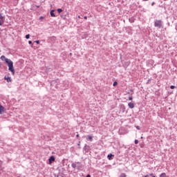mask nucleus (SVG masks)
<instances>
[{
	"instance_id": "obj_22",
	"label": "nucleus",
	"mask_w": 177,
	"mask_h": 177,
	"mask_svg": "<svg viewBox=\"0 0 177 177\" xmlns=\"http://www.w3.org/2000/svg\"><path fill=\"white\" fill-rule=\"evenodd\" d=\"M133 99V97L132 96L129 97V100H132Z\"/></svg>"
},
{
	"instance_id": "obj_28",
	"label": "nucleus",
	"mask_w": 177,
	"mask_h": 177,
	"mask_svg": "<svg viewBox=\"0 0 177 177\" xmlns=\"http://www.w3.org/2000/svg\"><path fill=\"white\" fill-rule=\"evenodd\" d=\"M78 19H81V16L79 15V16H78Z\"/></svg>"
},
{
	"instance_id": "obj_18",
	"label": "nucleus",
	"mask_w": 177,
	"mask_h": 177,
	"mask_svg": "<svg viewBox=\"0 0 177 177\" xmlns=\"http://www.w3.org/2000/svg\"><path fill=\"white\" fill-rule=\"evenodd\" d=\"M118 82H113V86H116V85H118Z\"/></svg>"
},
{
	"instance_id": "obj_21",
	"label": "nucleus",
	"mask_w": 177,
	"mask_h": 177,
	"mask_svg": "<svg viewBox=\"0 0 177 177\" xmlns=\"http://www.w3.org/2000/svg\"><path fill=\"white\" fill-rule=\"evenodd\" d=\"M136 129H138V131L140 130V127L136 126Z\"/></svg>"
},
{
	"instance_id": "obj_1",
	"label": "nucleus",
	"mask_w": 177,
	"mask_h": 177,
	"mask_svg": "<svg viewBox=\"0 0 177 177\" xmlns=\"http://www.w3.org/2000/svg\"><path fill=\"white\" fill-rule=\"evenodd\" d=\"M6 63L8 66L9 71H11L12 75H15V68H13V62L8 59H6Z\"/></svg>"
},
{
	"instance_id": "obj_25",
	"label": "nucleus",
	"mask_w": 177,
	"mask_h": 177,
	"mask_svg": "<svg viewBox=\"0 0 177 177\" xmlns=\"http://www.w3.org/2000/svg\"><path fill=\"white\" fill-rule=\"evenodd\" d=\"M86 177H91V174H88Z\"/></svg>"
},
{
	"instance_id": "obj_17",
	"label": "nucleus",
	"mask_w": 177,
	"mask_h": 177,
	"mask_svg": "<svg viewBox=\"0 0 177 177\" xmlns=\"http://www.w3.org/2000/svg\"><path fill=\"white\" fill-rule=\"evenodd\" d=\"M134 143L135 145H138V143H139V140H135Z\"/></svg>"
},
{
	"instance_id": "obj_24",
	"label": "nucleus",
	"mask_w": 177,
	"mask_h": 177,
	"mask_svg": "<svg viewBox=\"0 0 177 177\" xmlns=\"http://www.w3.org/2000/svg\"><path fill=\"white\" fill-rule=\"evenodd\" d=\"M39 19H40V20H44V17H39Z\"/></svg>"
},
{
	"instance_id": "obj_27",
	"label": "nucleus",
	"mask_w": 177,
	"mask_h": 177,
	"mask_svg": "<svg viewBox=\"0 0 177 177\" xmlns=\"http://www.w3.org/2000/svg\"><path fill=\"white\" fill-rule=\"evenodd\" d=\"M84 19L86 20V19H88V17L85 16Z\"/></svg>"
},
{
	"instance_id": "obj_3",
	"label": "nucleus",
	"mask_w": 177,
	"mask_h": 177,
	"mask_svg": "<svg viewBox=\"0 0 177 177\" xmlns=\"http://www.w3.org/2000/svg\"><path fill=\"white\" fill-rule=\"evenodd\" d=\"M154 26H155V27H157L158 28H161L162 27V21L156 19L154 21Z\"/></svg>"
},
{
	"instance_id": "obj_8",
	"label": "nucleus",
	"mask_w": 177,
	"mask_h": 177,
	"mask_svg": "<svg viewBox=\"0 0 177 177\" xmlns=\"http://www.w3.org/2000/svg\"><path fill=\"white\" fill-rule=\"evenodd\" d=\"M50 15L51 17H56V15H55V10H52L50 12Z\"/></svg>"
},
{
	"instance_id": "obj_31",
	"label": "nucleus",
	"mask_w": 177,
	"mask_h": 177,
	"mask_svg": "<svg viewBox=\"0 0 177 177\" xmlns=\"http://www.w3.org/2000/svg\"><path fill=\"white\" fill-rule=\"evenodd\" d=\"M142 1H149V0H142Z\"/></svg>"
},
{
	"instance_id": "obj_30",
	"label": "nucleus",
	"mask_w": 177,
	"mask_h": 177,
	"mask_svg": "<svg viewBox=\"0 0 177 177\" xmlns=\"http://www.w3.org/2000/svg\"><path fill=\"white\" fill-rule=\"evenodd\" d=\"M150 176H153V174H150Z\"/></svg>"
},
{
	"instance_id": "obj_20",
	"label": "nucleus",
	"mask_w": 177,
	"mask_h": 177,
	"mask_svg": "<svg viewBox=\"0 0 177 177\" xmlns=\"http://www.w3.org/2000/svg\"><path fill=\"white\" fill-rule=\"evenodd\" d=\"M170 89H175V86L171 85V86H170Z\"/></svg>"
},
{
	"instance_id": "obj_12",
	"label": "nucleus",
	"mask_w": 177,
	"mask_h": 177,
	"mask_svg": "<svg viewBox=\"0 0 177 177\" xmlns=\"http://www.w3.org/2000/svg\"><path fill=\"white\" fill-rule=\"evenodd\" d=\"M159 177H168L165 173H162Z\"/></svg>"
},
{
	"instance_id": "obj_10",
	"label": "nucleus",
	"mask_w": 177,
	"mask_h": 177,
	"mask_svg": "<svg viewBox=\"0 0 177 177\" xmlns=\"http://www.w3.org/2000/svg\"><path fill=\"white\" fill-rule=\"evenodd\" d=\"M1 60H2V62H6V60H8V58L5 57V55H1Z\"/></svg>"
},
{
	"instance_id": "obj_19",
	"label": "nucleus",
	"mask_w": 177,
	"mask_h": 177,
	"mask_svg": "<svg viewBox=\"0 0 177 177\" xmlns=\"http://www.w3.org/2000/svg\"><path fill=\"white\" fill-rule=\"evenodd\" d=\"M28 44H29V45H31V46H32V41H28Z\"/></svg>"
},
{
	"instance_id": "obj_13",
	"label": "nucleus",
	"mask_w": 177,
	"mask_h": 177,
	"mask_svg": "<svg viewBox=\"0 0 177 177\" xmlns=\"http://www.w3.org/2000/svg\"><path fill=\"white\" fill-rule=\"evenodd\" d=\"M88 140H91V142H92L93 137H92L91 136H88Z\"/></svg>"
},
{
	"instance_id": "obj_11",
	"label": "nucleus",
	"mask_w": 177,
	"mask_h": 177,
	"mask_svg": "<svg viewBox=\"0 0 177 177\" xmlns=\"http://www.w3.org/2000/svg\"><path fill=\"white\" fill-rule=\"evenodd\" d=\"M111 157H114V155H113V154H108V156H107V158L109 159V160H112L113 158H111Z\"/></svg>"
},
{
	"instance_id": "obj_23",
	"label": "nucleus",
	"mask_w": 177,
	"mask_h": 177,
	"mask_svg": "<svg viewBox=\"0 0 177 177\" xmlns=\"http://www.w3.org/2000/svg\"><path fill=\"white\" fill-rule=\"evenodd\" d=\"M35 42H36V44H39V40H37Z\"/></svg>"
},
{
	"instance_id": "obj_9",
	"label": "nucleus",
	"mask_w": 177,
	"mask_h": 177,
	"mask_svg": "<svg viewBox=\"0 0 177 177\" xmlns=\"http://www.w3.org/2000/svg\"><path fill=\"white\" fill-rule=\"evenodd\" d=\"M128 106H129V109H134V107H135V105L132 102H129Z\"/></svg>"
},
{
	"instance_id": "obj_15",
	"label": "nucleus",
	"mask_w": 177,
	"mask_h": 177,
	"mask_svg": "<svg viewBox=\"0 0 177 177\" xmlns=\"http://www.w3.org/2000/svg\"><path fill=\"white\" fill-rule=\"evenodd\" d=\"M25 38H26V39H30V34L26 35V37H25Z\"/></svg>"
},
{
	"instance_id": "obj_4",
	"label": "nucleus",
	"mask_w": 177,
	"mask_h": 177,
	"mask_svg": "<svg viewBox=\"0 0 177 177\" xmlns=\"http://www.w3.org/2000/svg\"><path fill=\"white\" fill-rule=\"evenodd\" d=\"M3 21H5V17L0 13V26H2Z\"/></svg>"
},
{
	"instance_id": "obj_7",
	"label": "nucleus",
	"mask_w": 177,
	"mask_h": 177,
	"mask_svg": "<svg viewBox=\"0 0 177 177\" xmlns=\"http://www.w3.org/2000/svg\"><path fill=\"white\" fill-rule=\"evenodd\" d=\"M4 80L6 81H7V82H12V79L10 78V77L8 76V77H4Z\"/></svg>"
},
{
	"instance_id": "obj_5",
	"label": "nucleus",
	"mask_w": 177,
	"mask_h": 177,
	"mask_svg": "<svg viewBox=\"0 0 177 177\" xmlns=\"http://www.w3.org/2000/svg\"><path fill=\"white\" fill-rule=\"evenodd\" d=\"M5 113V107L0 104V114H3Z\"/></svg>"
},
{
	"instance_id": "obj_26",
	"label": "nucleus",
	"mask_w": 177,
	"mask_h": 177,
	"mask_svg": "<svg viewBox=\"0 0 177 177\" xmlns=\"http://www.w3.org/2000/svg\"><path fill=\"white\" fill-rule=\"evenodd\" d=\"M154 6V2H153L152 3H151V6Z\"/></svg>"
},
{
	"instance_id": "obj_29",
	"label": "nucleus",
	"mask_w": 177,
	"mask_h": 177,
	"mask_svg": "<svg viewBox=\"0 0 177 177\" xmlns=\"http://www.w3.org/2000/svg\"><path fill=\"white\" fill-rule=\"evenodd\" d=\"M77 136V138H78V136H80V135H79V134H77V136Z\"/></svg>"
},
{
	"instance_id": "obj_2",
	"label": "nucleus",
	"mask_w": 177,
	"mask_h": 177,
	"mask_svg": "<svg viewBox=\"0 0 177 177\" xmlns=\"http://www.w3.org/2000/svg\"><path fill=\"white\" fill-rule=\"evenodd\" d=\"M72 168L75 169L77 168L78 170H80L81 168H82V164L80 162H75L71 164Z\"/></svg>"
},
{
	"instance_id": "obj_6",
	"label": "nucleus",
	"mask_w": 177,
	"mask_h": 177,
	"mask_svg": "<svg viewBox=\"0 0 177 177\" xmlns=\"http://www.w3.org/2000/svg\"><path fill=\"white\" fill-rule=\"evenodd\" d=\"M48 160H49V163L52 164V162H53V161H55V156H50Z\"/></svg>"
},
{
	"instance_id": "obj_16",
	"label": "nucleus",
	"mask_w": 177,
	"mask_h": 177,
	"mask_svg": "<svg viewBox=\"0 0 177 177\" xmlns=\"http://www.w3.org/2000/svg\"><path fill=\"white\" fill-rule=\"evenodd\" d=\"M120 177H127V175L125 174H122Z\"/></svg>"
},
{
	"instance_id": "obj_14",
	"label": "nucleus",
	"mask_w": 177,
	"mask_h": 177,
	"mask_svg": "<svg viewBox=\"0 0 177 177\" xmlns=\"http://www.w3.org/2000/svg\"><path fill=\"white\" fill-rule=\"evenodd\" d=\"M57 11L58 12V13H62V12H63V10L62 8H58Z\"/></svg>"
}]
</instances>
